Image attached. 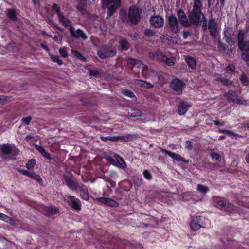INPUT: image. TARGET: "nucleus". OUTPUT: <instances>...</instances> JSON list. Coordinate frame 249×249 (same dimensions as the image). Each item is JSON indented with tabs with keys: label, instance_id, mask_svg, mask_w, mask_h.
<instances>
[{
	"label": "nucleus",
	"instance_id": "f257e3e1",
	"mask_svg": "<svg viewBox=\"0 0 249 249\" xmlns=\"http://www.w3.org/2000/svg\"><path fill=\"white\" fill-rule=\"evenodd\" d=\"M202 3L200 0H195L193 9L189 12V17L190 22L198 25L201 22H203V27L206 28L207 21L204 15L201 12Z\"/></svg>",
	"mask_w": 249,
	"mask_h": 249
},
{
	"label": "nucleus",
	"instance_id": "f03ea898",
	"mask_svg": "<svg viewBox=\"0 0 249 249\" xmlns=\"http://www.w3.org/2000/svg\"><path fill=\"white\" fill-rule=\"evenodd\" d=\"M121 3V0H102V5L104 9L108 8L107 18H109L118 9Z\"/></svg>",
	"mask_w": 249,
	"mask_h": 249
},
{
	"label": "nucleus",
	"instance_id": "7ed1b4c3",
	"mask_svg": "<svg viewBox=\"0 0 249 249\" xmlns=\"http://www.w3.org/2000/svg\"><path fill=\"white\" fill-rule=\"evenodd\" d=\"M0 152L1 156L6 159L8 155H18L19 154V150L14 145L6 144L0 145Z\"/></svg>",
	"mask_w": 249,
	"mask_h": 249
},
{
	"label": "nucleus",
	"instance_id": "20e7f679",
	"mask_svg": "<svg viewBox=\"0 0 249 249\" xmlns=\"http://www.w3.org/2000/svg\"><path fill=\"white\" fill-rule=\"evenodd\" d=\"M129 20L133 23H136L140 19V12L138 8L132 6L129 8L128 12Z\"/></svg>",
	"mask_w": 249,
	"mask_h": 249
},
{
	"label": "nucleus",
	"instance_id": "39448f33",
	"mask_svg": "<svg viewBox=\"0 0 249 249\" xmlns=\"http://www.w3.org/2000/svg\"><path fill=\"white\" fill-rule=\"evenodd\" d=\"M97 54L99 57L102 59L111 57L115 55L116 51L114 49L109 50L106 47L101 48L98 51Z\"/></svg>",
	"mask_w": 249,
	"mask_h": 249
},
{
	"label": "nucleus",
	"instance_id": "423d86ee",
	"mask_svg": "<svg viewBox=\"0 0 249 249\" xmlns=\"http://www.w3.org/2000/svg\"><path fill=\"white\" fill-rule=\"evenodd\" d=\"M225 97L230 101H232L239 104H246V101L244 100L243 98L237 96V95L232 91L225 93Z\"/></svg>",
	"mask_w": 249,
	"mask_h": 249
},
{
	"label": "nucleus",
	"instance_id": "0eeeda50",
	"mask_svg": "<svg viewBox=\"0 0 249 249\" xmlns=\"http://www.w3.org/2000/svg\"><path fill=\"white\" fill-rule=\"evenodd\" d=\"M65 200L71 206L73 209L78 211L81 208V202L79 199L72 196H66Z\"/></svg>",
	"mask_w": 249,
	"mask_h": 249
},
{
	"label": "nucleus",
	"instance_id": "6e6552de",
	"mask_svg": "<svg viewBox=\"0 0 249 249\" xmlns=\"http://www.w3.org/2000/svg\"><path fill=\"white\" fill-rule=\"evenodd\" d=\"M150 24L156 28L162 27L164 25V18L160 16L155 15L150 18Z\"/></svg>",
	"mask_w": 249,
	"mask_h": 249
},
{
	"label": "nucleus",
	"instance_id": "1a4fd4ad",
	"mask_svg": "<svg viewBox=\"0 0 249 249\" xmlns=\"http://www.w3.org/2000/svg\"><path fill=\"white\" fill-rule=\"evenodd\" d=\"M226 42L231 46L234 44V32L232 29L226 27L224 31Z\"/></svg>",
	"mask_w": 249,
	"mask_h": 249
},
{
	"label": "nucleus",
	"instance_id": "9d476101",
	"mask_svg": "<svg viewBox=\"0 0 249 249\" xmlns=\"http://www.w3.org/2000/svg\"><path fill=\"white\" fill-rule=\"evenodd\" d=\"M191 104L188 102L180 100L178 102V113L180 115H184L188 109L191 107Z\"/></svg>",
	"mask_w": 249,
	"mask_h": 249
},
{
	"label": "nucleus",
	"instance_id": "9b49d317",
	"mask_svg": "<svg viewBox=\"0 0 249 249\" xmlns=\"http://www.w3.org/2000/svg\"><path fill=\"white\" fill-rule=\"evenodd\" d=\"M185 83L179 79H174L171 83L172 88L175 90L178 94L182 93V89L185 87Z\"/></svg>",
	"mask_w": 249,
	"mask_h": 249
},
{
	"label": "nucleus",
	"instance_id": "f8f14e48",
	"mask_svg": "<svg viewBox=\"0 0 249 249\" xmlns=\"http://www.w3.org/2000/svg\"><path fill=\"white\" fill-rule=\"evenodd\" d=\"M239 47L242 51V58L246 60H249V42H245L239 45Z\"/></svg>",
	"mask_w": 249,
	"mask_h": 249
},
{
	"label": "nucleus",
	"instance_id": "ddd939ff",
	"mask_svg": "<svg viewBox=\"0 0 249 249\" xmlns=\"http://www.w3.org/2000/svg\"><path fill=\"white\" fill-rule=\"evenodd\" d=\"M208 28L211 35L214 37L218 36V25L214 19H211L209 21Z\"/></svg>",
	"mask_w": 249,
	"mask_h": 249
},
{
	"label": "nucleus",
	"instance_id": "4468645a",
	"mask_svg": "<svg viewBox=\"0 0 249 249\" xmlns=\"http://www.w3.org/2000/svg\"><path fill=\"white\" fill-rule=\"evenodd\" d=\"M168 21L171 31L175 33L178 32L179 27L177 18L174 16L171 15L168 18Z\"/></svg>",
	"mask_w": 249,
	"mask_h": 249
},
{
	"label": "nucleus",
	"instance_id": "2eb2a0df",
	"mask_svg": "<svg viewBox=\"0 0 249 249\" xmlns=\"http://www.w3.org/2000/svg\"><path fill=\"white\" fill-rule=\"evenodd\" d=\"M213 202L218 208L220 209H222L225 208L226 207V203L223 200L220 199L217 196H215L213 197ZM227 207L232 208V210L233 212V206L231 204H228L227 206Z\"/></svg>",
	"mask_w": 249,
	"mask_h": 249
},
{
	"label": "nucleus",
	"instance_id": "dca6fc26",
	"mask_svg": "<svg viewBox=\"0 0 249 249\" xmlns=\"http://www.w3.org/2000/svg\"><path fill=\"white\" fill-rule=\"evenodd\" d=\"M160 151L161 152L168 155L171 158L178 161H183L185 163L187 162V161L186 160H185L183 158H182L178 154H176L170 151H167L164 149H161Z\"/></svg>",
	"mask_w": 249,
	"mask_h": 249
},
{
	"label": "nucleus",
	"instance_id": "f3484780",
	"mask_svg": "<svg viewBox=\"0 0 249 249\" xmlns=\"http://www.w3.org/2000/svg\"><path fill=\"white\" fill-rule=\"evenodd\" d=\"M127 62L128 64L133 66V67L141 68L142 71L143 72L144 71H147V67L146 65L143 64L142 62L138 60L129 59Z\"/></svg>",
	"mask_w": 249,
	"mask_h": 249
},
{
	"label": "nucleus",
	"instance_id": "a211bd4d",
	"mask_svg": "<svg viewBox=\"0 0 249 249\" xmlns=\"http://www.w3.org/2000/svg\"><path fill=\"white\" fill-rule=\"evenodd\" d=\"M159 60L165 62L169 66H172L175 64L176 59L174 57L168 58L163 54H159L157 55Z\"/></svg>",
	"mask_w": 249,
	"mask_h": 249
},
{
	"label": "nucleus",
	"instance_id": "6ab92c4d",
	"mask_svg": "<svg viewBox=\"0 0 249 249\" xmlns=\"http://www.w3.org/2000/svg\"><path fill=\"white\" fill-rule=\"evenodd\" d=\"M18 171L19 172L23 175H26L27 177H29L36 181L40 182L42 181V179L41 177L38 175L36 174L34 172H30L24 170L18 169Z\"/></svg>",
	"mask_w": 249,
	"mask_h": 249
},
{
	"label": "nucleus",
	"instance_id": "aec40b11",
	"mask_svg": "<svg viewBox=\"0 0 249 249\" xmlns=\"http://www.w3.org/2000/svg\"><path fill=\"white\" fill-rule=\"evenodd\" d=\"M97 200L101 203L107 205L108 206L115 207L118 206V203L117 202L110 198L99 197L97 198Z\"/></svg>",
	"mask_w": 249,
	"mask_h": 249
},
{
	"label": "nucleus",
	"instance_id": "412c9836",
	"mask_svg": "<svg viewBox=\"0 0 249 249\" xmlns=\"http://www.w3.org/2000/svg\"><path fill=\"white\" fill-rule=\"evenodd\" d=\"M179 19L181 22V23L185 27H188L191 25V22L190 21L188 20L184 12L182 10H179L178 12Z\"/></svg>",
	"mask_w": 249,
	"mask_h": 249
},
{
	"label": "nucleus",
	"instance_id": "4be33fe9",
	"mask_svg": "<svg viewBox=\"0 0 249 249\" xmlns=\"http://www.w3.org/2000/svg\"><path fill=\"white\" fill-rule=\"evenodd\" d=\"M70 32L72 36L77 38H81L83 39H86L87 37L86 34L80 29H77L75 31L72 27H71Z\"/></svg>",
	"mask_w": 249,
	"mask_h": 249
},
{
	"label": "nucleus",
	"instance_id": "5701e85b",
	"mask_svg": "<svg viewBox=\"0 0 249 249\" xmlns=\"http://www.w3.org/2000/svg\"><path fill=\"white\" fill-rule=\"evenodd\" d=\"M201 217L199 216H196L193 219L190 224V227L193 231H197L201 227Z\"/></svg>",
	"mask_w": 249,
	"mask_h": 249
},
{
	"label": "nucleus",
	"instance_id": "b1692460",
	"mask_svg": "<svg viewBox=\"0 0 249 249\" xmlns=\"http://www.w3.org/2000/svg\"><path fill=\"white\" fill-rule=\"evenodd\" d=\"M71 175L69 176L65 175L64 178L66 182L67 185L72 190H76L78 188V185L77 182L73 180L70 179Z\"/></svg>",
	"mask_w": 249,
	"mask_h": 249
},
{
	"label": "nucleus",
	"instance_id": "393cba45",
	"mask_svg": "<svg viewBox=\"0 0 249 249\" xmlns=\"http://www.w3.org/2000/svg\"><path fill=\"white\" fill-rule=\"evenodd\" d=\"M114 157L117 161V163H114V165L123 169L126 167V163L120 156L117 154H115Z\"/></svg>",
	"mask_w": 249,
	"mask_h": 249
},
{
	"label": "nucleus",
	"instance_id": "a878e982",
	"mask_svg": "<svg viewBox=\"0 0 249 249\" xmlns=\"http://www.w3.org/2000/svg\"><path fill=\"white\" fill-rule=\"evenodd\" d=\"M80 196L84 200H87L89 199V195L88 189L86 186L82 185L80 188Z\"/></svg>",
	"mask_w": 249,
	"mask_h": 249
},
{
	"label": "nucleus",
	"instance_id": "bb28decb",
	"mask_svg": "<svg viewBox=\"0 0 249 249\" xmlns=\"http://www.w3.org/2000/svg\"><path fill=\"white\" fill-rule=\"evenodd\" d=\"M58 19L64 26L69 27L70 28L71 27H72L71 21L67 18L63 14L59 15Z\"/></svg>",
	"mask_w": 249,
	"mask_h": 249
},
{
	"label": "nucleus",
	"instance_id": "cd10ccee",
	"mask_svg": "<svg viewBox=\"0 0 249 249\" xmlns=\"http://www.w3.org/2000/svg\"><path fill=\"white\" fill-rule=\"evenodd\" d=\"M45 213L46 214H56L59 212V210L56 207H47L45 208Z\"/></svg>",
	"mask_w": 249,
	"mask_h": 249
},
{
	"label": "nucleus",
	"instance_id": "c85d7f7f",
	"mask_svg": "<svg viewBox=\"0 0 249 249\" xmlns=\"http://www.w3.org/2000/svg\"><path fill=\"white\" fill-rule=\"evenodd\" d=\"M128 115L131 117H139L142 115V111L138 109L131 108L128 111Z\"/></svg>",
	"mask_w": 249,
	"mask_h": 249
},
{
	"label": "nucleus",
	"instance_id": "c756f323",
	"mask_svg": "<svg viewBox=\"0 0 249 249\" xmlns=\"http://www.w3.org/2000/svg\"><path fill=\"white\" fill-rule=\"evenodd\" d=\"M35 148L44 157L48 159H50L51 157L49 154L43 147L38 145H35Z\"/></svg>",
	"mask_w": 249,
	"mask_h": 249
},
{
	"label": "nucleus",
	"instance_id": "7c9ffc66",
	"mask_svg": "<svg viewBox=\"0 0 249 249\" xmlns=\"http://www.w3.org/2000/svg\"><path fill=\"white\" fill-rule=\"evenodd\" d=\"M135 84L140 87L147 88H151L153 87L152 84L146 82L141 80H136Z\"/></svg>",
	"mask_w": 249,
	"mask_h": 249
},
{
	"label": "nucleus",
	"instance_id": "2f4dec72",
	"mask_svg": "<svg viewBox=\"0 0 249 249\" xmlns=\"http://www.w3.org/2000/svg\"><path fill=\"white\" fill-rule=\"evenodd\" d=\"M185 61L191 68H195L196 67V61L194 58L186 56L185 58Z\"/></svg>",
	"mask_w": 249,
	"mask_h": 249
},
{
	"label": "nucleus",
	"instance_id": "473e14b6",
	"mask_svg": "<svg viewBox=\"0 0 249 249\" xmlns=\"http://www.w3.org/2000/svg\"><path fill=\"white\" fill-rule=\"evenodd\" d=\"M119 44L122 49L124 50H128L129 48L128 42L125 39L121 38L119 40Z\"/></svg>",
	"mask_w": 249,
	"mask_h": 249
},
{
	"label": "nucleus",
	"instance_id": "72a5a7b5",
	"mask_svg": "<svg viewBox=\"0 0 249 249\" xmlns=\"http://www.w3.org/2000/svg\"><path fill=\"white\" fill-rule=\"evenodd\" d=\"M8 17L11 20L15 21L16 19V15L15 12L14 10L8 9L7 10Z\"/></svg>",
	"mask_w": 249,
	"mask_h": 249
},
{
	"label": "nucleus",
	"instance_id": "f704fd0d",
	"mask_svg": "<svg viewBox=\"0 0 249 249\" xmlns=\"http://www.w3.org/2000/svg\"><path fill=\"white\" fill-rule=\"evenodd\" d=\"M36 163V160L34 159H32L27 162V163L26 164V167L28 170H33Z\"/></svg>",
	"mask_w": 249,
	"mask_h": 249
},
{
	"label": "nucleus",
	"instance_id": "c9c22d12",
	"mask_svg": "<svg viewBox=\"0 0 249 249\" xmlns=\"http://www.w3.org/2000/svg\"><path fill=\"white\" fill-rule=\"evenodd\" d=\"M197 190L201 193H206L209 191L208 187L202 184H198L197 186Z\"/></svg>",
	"mask_w": 249,
	"mask_h": 249
},
{
	"label": "nucleus",
	"instance_id": "e433bc0d",
	"mask_svg": "<svg viewBox=\"0 0 249 249\" xmlns=\"http://www.w3.org/2000/svg\"><path fill=\"white\" fill-rule=\"evenodd\" d=\"M244 38V32L242 30H239L238 32V34L237 36V38L238 40V45L243 43V40Z\"/></svg>",
	"mask_w": 249,
	"mask_h": 249
},
{
	"label": "nucleus",
	"instance_id": "4c0bfd02",
	"mask_svg": "<svg viewBox=\"0 0 249 249\" xmlns=\"http://www.w3.org/2000/svg\"><path fill=\"white\" fill-rule=\"evenodd\" d=\"M51 58L53 62L57 63L58 65H62L63 64V61L57 55H51Z\"/></svg>",
	"mask_w": 249,
	"mask_h": 249
},
{
	"label": "nucleus",
	"instance_id": "58836bf2",
	"mask_svg": "<svg viewBox=\"0 0 249 249\" xmlns=\"http://www.w3.org/2000/svg\"><path fill=\"white\" fill-rule=\"evenodd\" d=\"M32 119L31 116H28L27 117H24L21 120V122L23 125H28Z\"/></svg>",
	"mask_w": 249,
	"mask_h": 249
},
{
	"label": "nucleus",
	"instance_id": "ea45409f",
	"mask_svg": "<svg viewBox=\"0 0 249 249\" xmlns=\"http://www.w3.org/2000/svg\"><path fill=\"white\" fill-rule=\"evenodd\" d=\"M59 53L62 57L64 58L68 57L67 51L65 48H60L59 50Z\"/></svg>",
	"mask_w": 249,
	"mask_h": 249
},
{
	"label": "nucleus",
	"instance_id": "a19ab883",
	"mask_svg": "<svg viewBox=\"0 0 249 249\" xmlns=\"http://www.w3.org/2000/svg\"><path fill=\"white\" fill-rule=\"evenodd\" d=\"M72 54L80 59L85 61V58L77 51L72 50Z\"/></svg>",
	"mask_w": 249,
	"mask_h": 249
},
{
	"label": "nucleus",
	"instance_id": "79ce46f5",
	"mask_svg": "<svg viewBox=\"0 0 249 249\" xmlns=\"http://www.w3.org/2000/svg\"><path fill=\"white\" fill-rule=\"evenodd\" d=\"M235 70V67L233 65H229L226 68V72L228 74H231L233 73Z\"/></svg>",
	"mask_w": 249,
	"mask_h": 249
},
{
	"label": "nucleus",
	"instance_id": "37998d69",
	"mask_svg": "<svg viewBox=\"0 0 249 249\" xmlns=\"http://www.w3.org/2000/svg\"><path fill=\"white\" fill-rule=\"evenodd\" d=\"M52 8L57 13L58 18L59 17V15H62L60 13V8L58 5H57L56 4H53V6H52Z\"/></svg>",
	"mask_w": 249,
	"mask_h": 249
},
{
	"label": "nucleus",
	"instance_id": "c03bdc74",
	"mask_svg": "<svg viewBox=\"0 0 249 249\" xmlns=\"http://www.w3.org/2000/svg\"><path fill=\"white\" fill-rule=\"evenodd\" d=\"M122 93L127 96V97H135V95L134 94V93L131 92V91L130 90H123L122 91Z\"/></svg>",
	"mask_w": 249,
	"mask_h": 249
},
{
	"label": "nucleus",
	"instance_id": "a18cd8bd",
	"mask_svg": "<svg viewBox=\"0 0 249 249\" xmlns=\"http://www.w3.org/2000/svg\"><path fill=\"white\" fill-rule=\"evenodd\" d=\"M0 219L6 222H10L11 221V218L10 217L3 213H2L0 215Z\"/></svg>",
	"mask_w": 249,
	"mask_h": 249
},
{
	"label": "nucleus",
	"instance_id": "49530a36",
	"mask_svg": "<svg viewBox=\"0 0 249 249\" xmlns=\"http://www.w3.org/2000/svg\"><path fill=\"white\" fill-rule=\"evenodd\" d=\"M154 34L155 32L151 29H147L144 31V34L145 36L147 37L152 36L154 35Z\"/></svg>",
	"mask_w": 249,
	"mask_h": 249
},
{
	"label": "nucleus",
	"instance_id": "de8ad7c7",
	"mask_svg": "<svg viewBox=\"0 0 249 249\" xmlns=\"http://www.w3.org/2000/svg\"><path fill=\"white\" fill-rule=\"evenodd\" d=\"M241 81L242 84L245 86H247L249 84V82L247 78V77L244 75H242L241 77Z\"/></svg>",
	"mask_w": 249,
	"mask_h": 249
},
{
	"label": "nucleus",
	"instance_id": "09e8293b",
	"mask_svg": "<svg viewBox=\"0 0 249 249\" xmlns=\"http://www.w3.org/2000/svg\"><path fill=\"white\" fill-rule=\"evenodd\" d=\"M89 74L91 76H96L99 74V72L96 69L89 70Z\"/></svg>",
	"mask_w": 249,
	"mask_h": 249
},
{
	"label": "nucleus",
	"instance_id": "8fccbe9b",
	"mask_svg": "<svg viewBox=\"0 0 249 249\" xmlns=\"http://www.w3.org/2000/svg\"><path fill=\"white\" fill-rule=\"evenodd\" d=\"M143 175L144 178L147 180H150L152 178L151 173L147 170H144L143 172Z\"/></svg>",
	"mask_w": 249,
	"mask_h": 249
},
{
	"label": "nucleus",
	"instance_id": "3c124183",
	"mask_svg": "<svg viewBox=\"0 0 249 249\" xmlns=\"http://www.w3.org/2000/svg\"><path fill=\"white\" fill-rule=\"evenodd\" d=\"M191 198V194L190 193L187 192L185 193L182 195V200L183 201H187L189 200Z\"/></svg>",
	"mask_w": 249,
	"mask_h": 249
},
{
	"label": "nucleus",
	"instance_id": "603ef678",
	"mask_svg": "<svg viewBox=\"0 0 249 249\" xmlns=\"http://www.w3.org/2000/svg\"><path fill=\"white\" fill-rule=\"evenodd\" d=\"M211 158L217 161H220V160L221 159L220 156L216 153H214V152L212 153L211 154Z\"/></svg>",
	"mask_w": 249,
	"mask_h": 249
},
{
	"label": "nucleus",
	"instance_id": "864d4df0",
	"mask_svg": "<svg viewBox=\"0 0 249 249\" xmlns=\"http://www.w3.org/2000/svg\"><path fill=\"white\" fill-rule=\"evenodd\" d=\"M219 81L224 85H229L231 84L230 80L225 78H219Z\"/></svg>",
	"mask_w": 249,
	"mask_h": 249
},
{
	"label": "nucleus",
	"instance_id": "5fc2aeb1",
	"mask_svg": "<svg viewBox=\"0 0 249 249\" xmlns=\"http://www.w3.org/2000/svg\"><path fill=\"white\" fill-rule=\"evenodd\" d=\"M162 54V53H156L155 54L154 53L150 52L149 53V57L150 58V59H153V60L157 59V60H158V59L157 58V54Z\"/></svg>",
	"mask_w": 249,
	"mask_h": 249
},
{
	"label": "nucleus",
	"instance_id": "6e6d98bb",
	"mask_svg": "<svg viewBox=\"0 0 249 249\" xmlns=\"http://www.w3.org/2000/svg\"><path fill=\"white\" fill-rule=\"evenodd\" d=\"M118 139H119V137H111V136L106 137L103 139V140H109V141H117Z\"/></svg>",
	"mask_w": 249,
	"mask_h": 249
},
{
	"label": "nucleus",
	"instance_id": "4d7b16f0",
	"mask_svg": "<svg viewBox=\"0 0 249 249\" xmlns=\"http://www.w3.org/2000/svg\"><path fill=\"white\" fill-rule=\"evenodd\" d=\"M185 147L189 150H190L193 148V147H192V145L191 144V142L190 141H187L186 142Z\"/></svg>",
	"mask_w": 249,
	"mask_h": 249
},
{
	"label": "nucleus",
	"instance_id": "13d9d810",
	"mask_svg": "<svg viewBox=\"0 0 249 249\" xmlns=\"http://www.w3.org/2000/svg\"><path fill=\"white\" fill-rule=\"evenodd\" d=\"M106 159L111 164H112L113 165L114 164V160H113V159L111 157H110V156H107L106 157Z\"/></svg>",
	"mask_w": 249,
	"mask_h": 249
},
{
	"label": "nucleus",
	"instance_id": "bf43d9fd",
	"mask_svg": "<svg viewBox=\"0 0 249 249\" xmlns=\"http://www.w3.org/2000/svg\"><path fill=\"white\" fill-rule=\"evenodd\" d=\"M53 39L57 43H60L62 41V37L60 36H55Z\"/></svg>",
	"mask_w": 249,
	"mask_h": 249
},
{
	"label": "nucleus",
	"instance_id": "052dcab7",
	"mask_svg": "<svg viewBox=\"0 0 249 249\" xmlns=\"http://www.w3.org/2000/svg\"><path fill=\"white\" fill-rule=\"evenodd\" d=\"M190 35V34L189 32L186 31L183 32V37L184 39H186Z\"/></svg>",
	"mask_w": 249,
	"mask_h": 249
},
{
	"label": "nucleus",
	"instance_id": "680f3d73",
	"mask_svg": "<svg viewBox=\"0 0 249 249\" xmlns=\"http://www.w3.org/2000/svg\"><path fill=\"white\" fill-rule=\"evenodd\" d=\"M124 13V11H121L120 12V17H121V19L123 21H128V20H127V19L125 18L124 17H123V13Z\"/></svg>",
	"mask_w": 249,
	"mask_h": 249
},
{
	"label": "nucleus",
	"instance_id": "e2e57ef3",
	"mask_svg": "<svg viewBox=\"0 0 249 249\" xmlns=\"http://www.w3.org/2000/svg\"><path fill=\"white\" fill-rule=\"evenodd\" d=\"M221 131L223 132V133H225L226 134H228L229 135H230V136H231V134H233L232 132H231V131L230 130H221Z\"/></svg>",
	"mask_w": 249,
	"mask_h": 249
},
{
	"label": "nucleus",
	"instance_id": "0e129e2a",
	"mask_svg": "<svg viewBox=\"0 0 249 249\" xmlns=\"http://www.w3.org/2000/svg\"><path fill=\"white\" fill-rule=\"evenodd\" d=\"M218 46L220 48H222L223 50H225V47L222 45V43H221L219 38L218 39Z\"/></svg>",
	"mask_w": 249,
	"mask_h": 249
},
{
	"label": "nucleus",
	"instance_id": "69168bd1",
	"mask_svg": "<svg viewBox=\"0 0 249 249\" xmlns=\"http://www.w3.org/2000/svg\"><path fill=\"white\" fill-rule=\"evenodd\" d=\"M171 41L173 43H178L179 42V39L177 37H175L173 39L171 40Z\"/></svg>",
	"mask_w": 249,
	"mask_h": 249
},
{
	"label": "nucleus",
	"instance_id": "338daca9",
	"mask_svg": "<svg viewBox=\"0 0 249 249\" xmlns=\"http://www.w3.org/2000/svg\"><path fill=\"white\" fill-rule=\"evenodd\" d=\"M214 124L217 125H219V126H221V125H223L224 124V123L223 122H220L218 121H214Z\"/></svg>",
	"mask_w": 249,
	"mask_h": 249
},
{
	"label": "nucleus",
	"instance_id": "774afa93",
	"mask_svg": "<svg viewBox=\"0 0 249 249\" xmlns=\"http://www.w3.org/2000/svg\"><path fill=\"white\" fill-rule=\"evenodd\" d=\"M32 138H33V136H32L31 135H28L26 136L25 140L27 141H29L30 139H32Z\"/></svg>",
	"mask_w": 249,
	"mask_h": 249
}]
</instances>
